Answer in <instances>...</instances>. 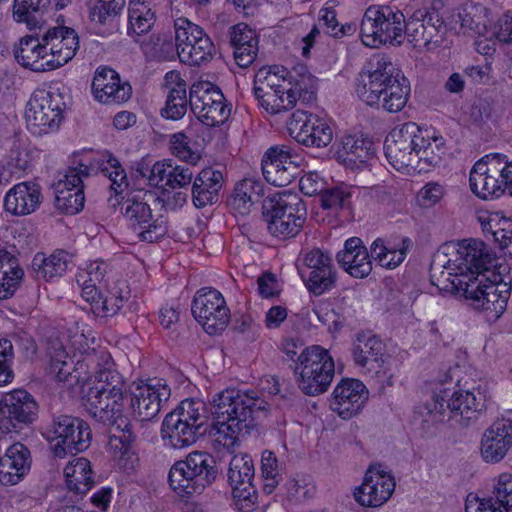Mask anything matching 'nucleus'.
Listing matches in <instances>:
<instances>
[{
  "label": "nucleus",
  "instance_id": "obj_20",
  "mask_svg": "<svg viewBox=\"0 0 512 512\" xmlns=\"http://www.w3.org/2000/svg\"><path fill=\"white\" fill-rule=\"evenodd\" d=\"M25 118L30 132L42 136L58 130L62 121V111L51 94L42 91L29 100Z\"/></svg>",
  "mask_w": 512,
  "mask_h": 512
},
{
  "label": "nucleus",
  "instance_id": "obj_60",
  "mask_svg": "<svg viewBox=\"0 0 512 512\" xmlns=\"http://www.w3.org/2000/svg\"><path fill=\"white\" fill-rule=\"evenodd\" d=\"M488 498L493 499V502L505 512H512V474H501L492 496Z\"/></svg>",
  "mask_w": 512,
  "mask_h": 512
},
{
  "label": "nucleus",
  "instance_id": "obj_14",
  "mask_svg": "<svg viewBox=\"0 0 512 512\" xmlns=\"http://www.w3.org/2000/svg\"><path fill=\"white\" fill-rule=\"evenodd\" d=\"M419 132L420 127L416 123L407 122L401 127L392 129L386 136L384 153L388 162L396 170L415 168Z\"/></svg>",
  "mask_w": 512,
  "mask_h": 512
},
{
  "label": "nucleus",
  "instance_id": "obj_4",
  "mask_svg": "<svg viewBox=\"0 0 512 512\" xmlns=\"http://www.w3.org/2000/svg\"><path fill=\"white\" fill-rule=\"evenodd\" d=\"M218 474L217 463L212 455L194 451L171 467L168 481L174 491L189 497L201 494L216 480Z\"/></svg>",
  "mask_w": 512,
  "mask_h": 512
},
{
  "label": "nucleus",
  "instance_id": "obj_8",
  "mask_svg": "<svg viewBox=\"0 0 512 512\" xmlns=\"http://www.w3.org/2000/svg\"><path fill=\"white\" fill-rule=\"evenodd\" d=\"M441 289L463 295L475 309L486 311L491 318L498 319L507 307L511 287L506 283H495L485 275L469 281L456 278Z\"/></svg>",
  "mask_w": 512,
  "mask_h": 512
},
{
  "label": "nucleus",
  "instance_id": "obj_56",
  "mask_svg": "<svg viewBox=\"0 0 512 512\" xmlns=\"http://www.w3.org/2000/svg\"><path fill=\"white\" fill-rule=\"evenodd\" d=\"M465 408H461L460 420L463 425L468 426L476 421L479 415L485 410V397L479 389L464 392Z\"/></svg>",
  "mask_w": 512,
  "mask_h": 512
},
{
  "label": "nucleus",
  "instance_id": "obj_46",
  "mask_svg": "<svg viewBox=\"0 0 512 512\" xmlns=\"http://www.w3.org/2000/svg\"><path fill=\"white\" fill-rule=\"evenodd\" d=\"M156 21L155 13L144 2L131 1L128 8V35L140 42L139 37L148 33Z\"/></svg>",
  "mask_w": 512,
  "mask_h": 512
},
{
  "label": "nucleus",
  "instance_id": "obj_33",
  "mask_svg": "<svg viewBox=\"0 0 512 512\" xmlns=\"http://www.w3.org/2000/svg\"><path fill=\"white\" fill-rule=\"evenodd\" d=\"M31 463L30 450L20 442L12 444L0 458V482L18 484L30 471Z\"/></svg>",
  "mask_w": 512,
  "mask_h": 512
},
{
  "label": "nucleus",
  "instance_id": "obj_7",
  "mask_svg": "<svg viewBox=\"0 0 512 512\" xmlns=\"http://www.w3.org/2000/svg\"><path fill=\"white\" fill-rule=\"evenodd\" d=\"M294 374L298 387L304 394H323L335 375L334 360L328 350L319 345L307 347L297 357Z\"/></svg>",
  "mask_w": 512,
  "mask_h": 512
},
{
  "label": "nucleus",
  "instance_id": "obj_35",
  "mask_svg": "<svg viewBox=\"0 0 512 512\" xmlns=\"http://www.w3.org/2000/svg\"><path fill=\"white\" fill-rule=\"evenodd\" d=\"M40 203V186L34 182H21L14 185L4 198L5 211L17 216L34 212Z\"/></svg>",
  "mask_w": 512,
  "mask_h": 512
},
{
  "label": "nucleus",
  "instance_id": "obj_38",
  "mask_svg": "<svg viewBox=\"0 0 512 512\" xmlns=\"http://www.w3.org/2000/svg\"><path fill=\"white\" fill-rule=\"evenodd\" d=\"M165 82L170 90L165 107L161 110V115L168 119L179 120L186 114L189 102L186 95V83L175 71L166 73Z\"/></svg>",
  "mask_w": 512,
  "mask_h": 512
},
{
  "label": "nucleus",
  "instance_id": "obj_53",
  "mask_svg": "<svg viewBox=\"0 0 512 512\" xmlns=\"http://www.w3.org/2000/svg\"><path fill=\"white\" fill-rule=\"evenodd\" d=\"M261 471L264 480L263 489L267 494H270L282 480V467L272 451L265 450L262 453Z\"/></svg>",
  "mask_w": 512,
  "mask_h": 512
},
{
  "label": "nucleus",
  "instance_id": "obj_21",
  "mask_svg": "<svg viewBox=\"0 0 512 512\" xmlns=\"http://www.w3.org/2000/svg\"><path fill=\"white\" fill-rule=\"evenodd\" d=\"M300 275L309 292L316 296L331 289L336 281V272L331 257L315 248L304 254Z\"/></svg>",
  "mask_w": 512,
  "mask_h": 512
},
{
  "label": "nucleus",
  "instance_id": "obj_6",
  "mask_svg": "<svg viewBox=\"0 0 512 512\" xmlns=\"http://www.w3.org/2000/svg\"><path fill=\"white\" fill-rule=\"evenodd\" d=\"M405 15L388 5H372L362 17L360 37L371 48L384 44L400 45L404 40Z\"/></svg>",
  "mask_w": 512,
  "mask_h": 512
},
{
  "label": "nucleus",
  "instance_id": "obj_24",
  "mask_svg": "<svg viewBox=\"0 0 512 512\" xmlns=\"http://www.w3.org/2000/svg\"><path fill=\"white\" fill-rule=\"evenodd\" d=\"M170 397L167 385L137 384L130 391V408L132 415L139 421L154 419L161 409L162 402Z\"/></svg>",
  "mask_w": 512,
  "mask_h": 512
},
{
  "label": "nucleus",
  "instance_id": "obj_3",
  "mask_svg": "<svg viewBox=\"0 0 512 512\" xmlns=\"http://www.w3.org/2000/svg\"><path fill=\"white\" fill-rule=\"evenodd\" d=\"M262 215L269 233L286 240L297 236L307 218L303 199L295 193H281L264 199Z\"/></svg>",
  "mask_w": 512,
  "mask_h": 512
},
{
  "label": "nucleus",
  "instance_id": "obj_22",
  "mask_svg": "<svg viewBox=\"0 0 512 512\" xmlns=\"http://www.w3.org/2000/svg\"><path fill=\"white\" fill-rule=\"evenodd\" d=\"M369 397L365 385L357 379H342L334 388L330 408L344 420L356 416Z\"/></svg>",
  "mask_w": 512,
  "mask_h": 512
},
{
  "label": "nucleus",
  "instance_id": "obj_49",
  "mask_svg": "<svg viewBox=\"0 0 512 512\" xmlns=\"http://www.w3.org/2000/svg\"><path fill=\"white\" fill-rule=\"evenodd\" d=\"M281 75L286 73V91H291L298 100L303 103H309L316 99V80L309 73L294 75L287 72L284 68L280 69Z\"/></svg>",
  "mask_w": 512,
  "mask_h": 512
},
{
  "label": "nucleus",
  "instance_id": "obj_42",
  "mask_svg": "<svg viewBox=\"0 0 512 512\" xmlns=\"http://www.w3.org/2000/svg\"><path fill=\"white\" fill-rule=\"evenodd\" d=\"M262 193L263 185L260 181L246 178L235 185L232 195L228 198V204L237 213L245 215L260 201Z\"/></svg>",
  "mask_w": 512,
  "mask_h": 512
},
{
  "label": "nucleus",
  "instance_id": "obj_28",
  "mask_svg": "<svg viewBox=\"0 0 512 512\" xmlns=\"http://www.w3.org/2000/svg\"><path fill=\"white\" fill-rule=\"evenodd\" d=\"M355 365L364 372L379 374L384 366L385 344L376 335L359 332L351 349Z\"/></svg>",
  "mask_w": 512,
  "mask_h": 512
},
{
  "label": "nucleus",
  "instance_id": "obj_54",
  "mask_svg": "<svg viewBox=\"0 0 512 512\" xmlns=\"http://www.w3.org/2000/svg\"><path fill=\"white\" fill-rule=\"evenodd\" d=\"M319 22L326 28V33L334 38H342L353 35L357 30L355 23L340 24L337 19V12L333 7H324L319 12Z\"/></svg>",
  "mask_w": 512,
  "mask_h": 512
},
{
  "label": "nucleus",
  "instance_id": "obj_12",
  "mask_svg": "<svg viewBox=\"0 0 512 512\" xmlns=\"http://www.w3.org/2000/svg\"><path fill=\"white\" fill-rule=\"evenodd\" d=\"M189 104L193 114L207 126L223 124L231 112L221 90L210 82H197L191 86Z\"/></svg>",
  "mask_w": 512,
  "mask_h": 512
},
{
  "label": "nucleus",
  "instance_id": "obj_11",
  "mask_svg": "<svg viewBox=\"0 0 512 512\" xmlns=\"http://www.w3.org/2000/svg\"><path fill=\"white\" fill-rule=\"evenodd\" d=\"M195 320L209 335L222 333L230 321V309L220 291L212 287L199 289L191 304Z\"/></svg>",
  "mask_w": 512,
  "mask_h": 512
},
{
  "label": "nucleus",
  "instance_id": "obj_34",
  "mask_svg": "<svg viewBox=\"0 0 512 512\" xmlns=\"http://www.w3.org/2000/svg\"><path fill=\"white\" fill-rule=\"evenodd\" d=\"M16 61L23 67L35 72L51 71L49 55L42 35H27L20 39L14 50Z\"/></svg>",
  "mask_w": 512,
  "mask_h": 512
},
{
  "label": "nucleus",
  "instance_id": "obj_39",
  "mask_svg": "<svg viewBox=\"0 0 512 512\" xmlns=\"http://www.w3.org/2000/svg\"><path fill=\"white\" fill-rule=\"evenodd\" d=\"M24 279L19 259L11 252L0 250V299L12 297Z\"/></svg>",
  "mask_w": 512,
  "mask_h": 512
},
{
  "label": "nucleus",
  "instance_id": "obj_9",
  "mask_svg": "<svg viewBox=\"0 0 512 512\" xmlns=\"http://www.w3.org/2000/svg\"><path fill=\"white\" fill-rule=\"evenodd\" d=\"M47 440L52 444L56 457L76 455L91 445L92 432L87 422L71 415H58L45 431Z\"/></svg>",
  "mask_w": 512,
  "mask_h": 512
},
{
  "label": "nucleus",
  "instance_id": "obj_30",
  "mask_svg": "<svg viewBox=\"0 0 512 512\" xmlns=\"http://www.w3.org/2000/svg\"><path fill=\"white\" fill-rule=\"evenodd\" d=\"M71 0H14L12 18L17 23H24L32 30L41 28L45 23V15L50 10H61L70 4Z\"/></svg>",
  "mask_w": 512,
  "mask_h": 512
},
{
  "label": "nucleus",
  "instance_id": "obj_19",
  "mask_svg": "<svg viewBox=\"0 0 512 512\" xmlns=\"http://www.w3.org/2000/svg\"><path fill=\"white\" fill-rule=\"evenodd\" d=\"M444 22L434 8H419L405 18L404 38L415 48L441 42Z\"/></svg>",
  "mask_w": 512,
  "mask_h": 512
},
{
  "label": "nucleus",
  "instance_id": "obj_50",
  "mask_svg": "<svg viewBox=\"0 0 512 512\" xmlns=\"http://www.w3.org/2000/svg\"><path fill=\"white\" fill-rule=\"evenodd\" d=\"M214 52V44L206 34L190 46L179 49V59L189 65H200L208 61Z\"/></svg>",
  "mask_w": 512,
  "mask_h": 512
},
{
  "label": "nucleus",
  "instance_id": "obj_57",
  "mask_svg": "<svg viewBox=\"0 0 512 512\" xmlns=\"http://www.w3.org/2000/svg\"><path fill=\"white\" fill-rule=\"evenodd\" d=\"M196 163L173 161L171 177L168 178V187L171 189H188L192 186L196 169Z\"/></svg>",
  "mask_w": 512,
  "mask_h": 512
},
{
  "label": "nucleus",
  "instance_id": "obj_27",
  "mask_svg": "<svg viewBox=\"0 0 512 512\" xmlns=\"http://www.w3.org/2000/svg\"><path fill=\"white\" fill-rule=\"evenodd\" d=\"M92 92L96 100L104 104H121L132 95V87L122 82L119 74L108 67L98 68L92 81Z\"/></svg>",
  "mask_w": 512,
  "mask_h": 512
},
{
  "label": "nucleus",
  "instance_id": "obj_37",
  "mask_svg": "<svg viewBox=\"0 0 512 512\" xmlns=\"http://www.w3.org/2000/svg\"><path fill=\"white\" fill-rule=\"evenodd\" d=\"M97 165L100 172L111 181L110 188L115 192V195L108 199L109 206L111 208L121 207L125 200L121 197V194L129 185L125 169L120 161L109 151L104 152L99 157Z\"/></svg>",
  "mask_w": 512,
  "mask_h": 512
},
{
  "label": "nucleus",
  "instance_id": "obj_13",
  "mask_svg": "<svg viewBox=\"0 0 512 512\" xmlns=\"http://www.w3.org/2000/svg\"><path fill=\"white\" fill-rule=\"evenodd\" d=\"M504 154L491 153L478 160L470 171V187L479 198H498L507 191L504 184Z\"/></svg>",
  "mask_w": 512,
  "mask_h": 512
},
{
  "label": "nucleus",
  "instance_id": "obj_17",
  "mask_svg": "<svg viewBox=\"0 0 512 512\" xmlns=\"http://www.w3.org/2000/svg\"><path fill=\"white\" fill-rule=\"evenodd\" d=\"M292 138L307 147L323 148L333 139L332 128L319 116L303 110H296L287 122Z\"/></svg>",
  "mask_w": 512,
  "mask_h": 512
},
{
  "label": "nucleus",
  "instance_id": "obj_16",
  "mask_svg": "<svg viewBox=\"0 0 512 512\" xmlns=\"http://www.w3.org/2000/svg\"><path fill=\"white\" fill-rule=\"evenodd\" d=\"M39 406L35 398L24 389L5 393L0 400L2 427L16 431L31 425L38 418Z\"/></svg>",
  "mask_w": 512,
  "mask_h": 512
},
{
  "label": "nucleus",
  "instance_id": "obj_26",
  "mask_svg": "<svg viewBox=\"0 0 512 512\" xmlns=\"http://www.w3.org/2000/svg\"><path fill=\"white\" fill-rule=\"evenodd\" d=\"M42 41L47 46L51 70L72 60L79 48L77 33L65 26L49 28L42 35Z\"/></svg>",
  "mask_w": 512,
  "mask_h": 512
},
{
  "label": "nucleus",
  "instance_id": "obj_5",
  "mask_svg": "<svg viewBox=\"0 0 512 512\" xmlns=\"http://www.w3.org/2000/svg\"><path fill=\"white\" fill-rule=\"evenodd\" d=\"M84 406L96 422L115 430L110 436L109 445L112 449L119 448L121 456L126 454L135 440V435L131 423L123 416V401L114 403L109 395L89 389Z\"/></svg>",
  "mask_w": 512,
  "mask_h": 512
},
{
  "label": "nucleus",
  "instance_id": "obj_61",
  "mask_svg": "<svg viewBox=\"0 0 512 512\" xmlns=\"http://www.w3.org/2000/svg\"><path fill=\"white\" fill-rule=\"evenodd\" d=\"M128 293L123 295L118 291H109L108 295L101 297L96 302L94 314L101 317H109L116 315L128 300Z\"/></svg>",
  "mask_w": 512,
  "mask_h": 512
},
{
  "label": "nucleus",
  "instance_id": "obj_55",
  "mask_svg": "<svg viewBox=\"0 0 512 512\" xmlns=\"http://www.w3.org/2000/svg\"><path fill=\"white\" fill-rule=\"evenodd\" d=\"M205 33L203 29L190 22L188 19L179 18L175 21V47L179 55V49L197 42Z\"/></svg>",
  "mask_w": 512,
  "mask_h": 512
},
{
  "label": "nucleus",
  "instance_id": "obj_47",
  "mask_svg": "<svg viewBox=\"0 0 512 512\" xmlns=\"http://www.w3.org/2000/svg\"><path fill=\"white\" fill-rule=\"evenodd\" d=\"M337 154L344 162L355 165L364 164L373 155L372 143L353 135H345L342 137Z\"/></svg>",
  "mask_w": 512,
  "mask_h": 512
},
{
  "label": "nucleus",
  "instance_id": "obj_44",
  "mask_svg": "<svg viewBox=\"0 0 512 512\" xmlns=\"http://www.w3.org/2000/svg\"><path fill=\"white\" fill-rule=\"evenodd\" d=\"M417 163L424 162L428 166H437L446 153L445 140L441 135L431 133L428 129L418 134L416 149Z\"/></svg>",
  "mask_w": 512,
  "mask_h": 512
},
{
  "label": "nucleus",
  "instance_id": "obj_41",
  "mask_svg": "<svg viewBox=\"0 0 512 512\" xmlns=\"http://www.w3.org/2000/svg\"><path fill=\"white\" fill-rule=\"evenodd\" d=\"M447 391H440L438 394L433 395L431 403L425 405L427 414L431 415L432 422H443L445 419L460 417L461 408H465L466 403L464 400V392H454L449 399Z\"/></svg>",
  "mask_w": 512,
  "mask_h": 512
},
{
  "label": "nucleus",
  "instance_id": "obj_45",
  "mask_svg": "<svg viewBox=\"0 0 512 512\" xmlns=\"http://www.w3.org/2000/svg\"><path fill=\"white\" fill-rule=\"evenodd\" d=\"M93 475L90 461L82 457L64 468L67 488L76 494L84 495L92 488L94 485Z\"/></svg>",
  "mask_w": 512,
  "mask_h": 512
},
{
  "label": "nucleus",
  "instance_id": "obj_32",
  "mask_svg": "<svg viewBox=\"0 0 512 512\" xmlns=\"http://www.w3.org/2000/svg\"><path fill=\"white\" fill-rule=\"evenodd\" d=\"M224 184L222 170L205 167L196 172L190 188L191 199L196 208H204L218 202L219 192Z\"/></svg>",
  "mask_w": 512,
  "mask_h": 512
},
{
  "label": "nucleus",
  "instance_id": "obj_10",
  "mask_svg": "<svg viewBox=\"0 0 512 512\" xmlns=\"http://www.w3.org/2000/svg\"><path fill=\"white\" fill-rule=\"evenodd\" d=\"M154 195L146 191L128 196L121 206V213L128 226L137 232L141 241L153 243L166 234V226L162 217L154 218L149 200Z\"/></svg>",
  "mask_w": 512,
  "mask_h": 512
},
{
  "label": "nucleus",
  "instance_id": "obj_52",
  "mask_svg": "<svg viewBox=\"0 0 512 512\" xmlns=\"http://www.w3.org/2000/svg\"><path fill=\"white\" fill-rule=\"evenodd\" d=\"M125 6V0H98L90 8V19L95 24L112 25Z\"/></svg>",
  "mask_w": 512,
  "mask_h": 512
},
{
  "label": "nucleus",
  "instance_id": "obj_36",
  "mask_svg": "<svg viewBox=\"0 0 512 512\" xmlns=\"http://www.w3.org/2000/svg\"><path fill=\"white\" fill-rule=\"evenodd\" d=\"M230 44L237 65L241 68L250 66L257 57L258 38L256 32L244 23L229 29Z\"/></svg>",
  "mask_w": 512,
  "mask_h": 512
},
{
  "label": "nucleus",
  "instance_id": "obj_2",
  "mask_svg": "<svg viewBox=\"0 0 512 512\" xmlns=\"http://www.w3.org/2000/svg\"><path fill=\"white\" fill-rule=\"evenodd\" d=\"M356 92L366 104L395 113L405 107L410 86L388 57L375 55L360 73Z\"/></svg>",
  "mask_w": 512,
  "mask_h": 512
},
{
  "label": "nucleus",
  "instance_id": "obj_15",
  "mask_svg": "<svg viewBox=\"0 0 512 512\" xmlns=\"http://www.w3.org/2000/svg\"><path fill=\"white\" fill-rule=\"evenodd\" d=\"M490 261V255L486 245L482 241L463 240L458 244L455 259H450L445 267L452 280L462 278L469 281L475 277L482 278L483 271L487 270L486 264ZM451 282V279H447Z\"/></svg>",
  "mask_w": 512,
  "mask_h": 512
},
{
  "label": "nucleus",
  "instance_id": "obj_58",
  "mask_svg": "<svg viewBox=\"0 0 512 512\" xmlns=\"http://www.w3.org/2000/svg\"><path fill=\"white\" fill-rule=\"evenodd\" d=\"M141 49L152 58H163L174 51L175 43L171 37L160 34H152L148 39L140 42Z\"/></svg>",
  "mask_w": 512,
  "mask_h": 512
},
{
  "label": "nucleus",
  "instance_id": "obj_62",
  "mask_svg": "<svg viewBox=\"0 0 512 512\" xmlns=\"http://www.w3.org/2000/svg\"><path fill=\"white\" fill-rule=\"evenodd\" d=\"M14 361V350L10 340L0 339V386L12 381L14 374L12 364Z\"/></svg>",
  "mask_w": 512,
  "mask_h": 512
},
{
  "label": "nucleus",
  "instance_id": "obj_63",
  "mask_svg": "<svg viewBox=\"0 0 512 512\" xmlns=\"http://www.w3.org/2000/svg\"><path fill=\"white\" fill-rule=\"evenodd\" d=\"M171 151L184 162L197 163L200 156L193 152L190 147V140L184 133L179 132L171 136Z\"/></svg>",
  "mask_w": 512,
  "mask_h": 512
},
{
  "label": "nucleus",
  "instance_id": "obj_1",
  "mask_svg": "<svg viewBox=\"0 0 512 512\" xmlns=\"http://www.w3.org/2000/svg\"><path fill=\"white\" fill-rule=\"evenodd\" d=\"M209 411L201 400L185 399L168 413L161 427L164 445L189 447L207 433L226 449L233 448L240 436L250 434L255 415L267 410L268 403L254 390L228 388L217 393Z\"/></svg>",
  "mask_w": 512,
  "mask_h": 512
},
{
  "label": "nucleus",
  "instance_id": "obj_48",
  "mask_svg": "<svg viewBox=\"0 0 512 512\" xmlns=\"http://www.w3.org/2000/svg\"><path fill=\"white\" fill-rule=\"evenodd\" d=\"M280 74L279 67L270 68L269 72L265 76L266 86L268 91L265 92L266 98L263 100L261 107L271 115L279 114V105L281 102L280 93L285 94L286 91V76Z\"/></svg>",
  "mask_w": 512,
  "mask_h": 512
},
{
  "label": "nucleus",
  "instance_id": "obj_25",
  "mask_svg": "<svg viewBox=\"0 0 512 512\" xmlns=\"http://www.w3.org/2000/svg\"><path fill=\"white\" fill-rule=\"evenodd\" d=\"M512 447V420L497 419L482 434L480 456L485 463L501 462Z\"/></svg>",
  "mask_w": 512,
  "mask_h": 512
},
{
  "label": "nucleus",
  "instance_id": "obj_18",
  "mask_svg": "<svg viewBox=\"0 0 512 512\" xmlns=\"http://www.w3.org/2000/svg\"><path fill=\"white\" fill-rule=\"evenodd\" d=\"M302 161L303 159L288 146L271 147L262 160L263 175L274 186H287L300 173Z\"/></svg>",
  "mask_w": 512,
  "mask_h": 512
},
{
  "label": "nucleus",
  "instance_id": "obj_31",
  "mask_svg": "<svg viewBox=\"0 0 512 512\" xmlns=\"http://www.w3.org/2000/svg\"><path fill=\"white\" fill-rule=\"evenodd\" d=\"M337 263L352 277L366 278L372 272V261L362 239L351 237L336 254Z\"/></svg>",
  "mask_w": 512,
  "mask_h": 512
},
{
  "label": "nucleus",
  "instance_id": "obj_64",
  "mask_svg": "<svg viewBox=\"0 0 512 512\" xmlns=\"http://www.w3.org/2000/svg\"><path fill=\"white\" fill-rule=\"evenodd\" d=\"M350 197L351 195L349 192H345L340 188L323 190L321 195V206L324 209L337 212L349 205Z\"/></svg>",
  "mask_w": 512,
  "mask_h": 512
},
{
  "label": "nucleus",
  "instance_id": "obj_43",
  "mask_svg": "<svg viewBox=\"0 0 512 512\" xmlns=\"http://www.w3.org/2000/svg\"><path fill=\"white\" fill-rule=\"evenodd\" d=\"M94 383L89 389L93 391L99 390L100 393L109 395L114 399V403L117 401L124 402L125 393V381L122 375L108 367H100L97 363L94 373Z\"/></svg>",
  "mask_w": 512,
  "mask_h": 512
},
{
  "label": "nucleus",
  "instance_id": "obj_59",
  "mask_svg": "<svg viewBox=\"0 0 512 512\" xmlns=\"http://www.w3.org/2000/svg\"><path fill=\"white\" fill-rule=\"evenodd\" d=\"M173 161V159H164L162 161H157L153 164V166L150 169L148 167L140 168L139 172L142 174V176L147 177L149 184L151 186L168 187V178L171 177V172L173 171Z\"/></svg>",
  "mask_w": 512,
  "mask_h": 512
},
{
  "label": "nucleus",
  "instance_id": "obj_51",
  "mask_svg": "<svg viewBox=\"0 0 512 512\" xmlns=\"http://www.w3.org/2000/svg\"><path fill=\"white\" fill-rule=\"evenodd\" d=\"M63 185L55 188V206L58 210L68 215H74L81 211L85 203L83 189H62Z\"/></svg>",
  "mask_w": 512,
  "mask_h": 512
},
{
  "label": "nucleus",
  "instance_id": "obj_23",
  "mask_svg": "<svg viewBox=\"0 0 512 512\" xmlns=\"http://www.w3.org/2000/svg\"><path fill=\"white\" fill-rule=\"evenodd\" d=\"M395 479L380 468H369L363 483L354 492L355 500L364 507H380L391 497Z\"/></svg>",
  "mask_w": 512,
  "mask_h": 512
},
{
  "label": "nucleus",
  "instance_id": "obj_29",
  "mask_svg": "<svg viewBox=\"0 0 512 512\" xmlns=\"http://www.w3.org/2000/svg\"><path fill=\"white\" fill-rule=\"evenodd\" d=\"M254 475V463L250 455L237 454L232 457L228 469V480L233 488L234 498L254 504L256 499Z\"/></svg>",
  "mask_w": 512,
  "mask_h": 512
},
{
  "label": "nucleus",
  "instance_id": "obj_40",
  "mask_svg": "<svg viewBox=\"0 0 512 512\" xmlns=\"http://www.w3.org/2000/svg\"><path fill=\"white\" fill-rule=\"evenodd\" d=\"M72 263L71 255L64 250H56L49 257L43 253H37L32 260V268L36 278L46 281L56 277H62Z\"/></svg>",
  "mask_w": 512,
  "mask_h": 512
}]
</instances>
